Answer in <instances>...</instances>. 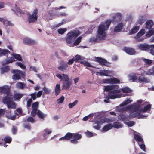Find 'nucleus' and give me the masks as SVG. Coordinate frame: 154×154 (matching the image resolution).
I'll return each instance as SVG.
<instances>
[{
  "mask_svg": "<svg viewBox=\"0 0 154 154\" xmlns=\"http://www.w3.org/2000/svg\"><path fill=\"white\" fill-rule=\"evenodd\" d=\"M4 141L7 143H10L11 141V139L10 137H7L4 139Z\"/></svg>",
  "mask_w": 154,
  "mask_h": 154,
  "instance_id": "nucleus-62",
  "label": "nucleus"
},
{
  "mask_svg": "<svg viewBox=\"0 0 154 154\" xmlns=\"http://www.w3.org/2000/svg\"><path fill=\"white\" fill-rule=\"evenodd\" d=\"M122 15L120 13H116L113 17L112 23L115 24L116 23L120 22L122 18Z\"/></svg>",
  "mask_w": 154,
  "mask_h": 154,
  "instance_id": "nucleus-9",
  "label": "nucleus"
},
{
  "mask_svg": "<svg viewBox=\"0 0 154 154\" xmlns=\"http://www.w3.org/2000/svg\"><path fill=\"white\" fill-rule=\"evenodd\" d=\"M139 80L140 81L145 82H149L148 80L147 79L143 76L140 77Z\"/></svg>",
  "mask_w": 154,
  "mask_h": 154,
  "instance_id": "nucleus-56",
  "label": "nucleus"
},
{
  "mask_svg": "<svg viewBox=\"0 0 154 154\" xmlns=\"http://www.w3.org/2000/svg\"><path fill=\"white\" fill-rule=\"evenodd\" d=\"M63 23H60L58 24H55L53 26H51V28L53 30H55L56 29V28L57 27H58L61 25H62Z\"/></svg>",
  "mask_w": 154,
  "mask_h": 154,
  "instance_id": "nucleus-54",
  "label": "nucleus"
},
{
  "mask_svg": "<svg viewBox=\"0 0 154 154\" xmlns=\"http://www.w3.org/2000/svg\"><path fill=\"white\" fill-rule=\"evenodd\" d=\"M125 124L129 127H131L134 124V123L133 121H129L125 122Z\"/></svg>",
  "mask_w": 154,
  "mask_h": 154,
  "instance_id": "nucleus-60",
  "label": "nucleus"
},
{
  "mask_svg": "<svg viewBox=\"0 0 154 154\" xmlns=\"http://www.w3.org/2000/svg\"><path fill=\"white\" fill-rule=\"evenodd\" d=\"M9 88L8 86L4 85L3 86L0 87V93L6 94V96H7L8 95L9 97L12 95L9 92Z\"/></svg>",
  "mask_w": 154,
  "mask_h": 154,
  "instance_id": "nucleus-12",
  "label": "nucleus"
},
{
  "mask_svg": "<svg viewBox=\"0 0 154 154\" xmlns=\"http://www.w3.org/2000/svg\"><path fill=\"white\" fill-rule=\"evenodd\" d=\"M3 102L4 103H6L8 108L14 109L16 107V105L12 101V96L9 97V95L3 99Z\"/></svg>",
  "mask_w": 154,
  "mask_h": 154,
  "instance_id": "nucleus-4",
  "label": "nucleus"
},
{
  "mask_svg": "<svg viewBox=\"0 0 154 154\" xmlns=\"http://www.w3.org/2000/svg\"><path fill=\"white\" fill-rule=\"evenodd\" d=\"M72 82L70 80L62 83V88L64 89H69L72 85Z\"/></svg>",
  "mask_w": 154,
  "mask_h": 154,
  "instance_id": "nucleus-17",
  "label": "nucleus"
},
{
  "mask_svg": "<svg viewBox=\"0 0 154 154\" xmlns=\"http://www.w3.org/2000/svg\"><path fill=\"white\" fill-rule=\"evenodd\" d=\"M139 29V27L137 26H136L131 30L129 32V34L132 35L137 32Z\"/></svg>",
  "mask_w": 154,
  "mask_h": 154,
  "instance_id": "nucleus-31",
  "label": "nucleus"
},
{
  "mask_svg": "<svg viewBox=\"0 0 154 154\" xmlns=\"http://www.w3.org/2000/svg\"><path fill=\"white\" fill-rule=\"evenodd\" d=\"M45 16L47 20H51L54 18L53 14L50 12L47 14Z\"/></svg>",
  "mask_w": 154,
  "mask_h": 154,
  "instance_id": "nucleus-41",
  "label": "nucleus"
},
{
  "mask_svg": "<svg viewBox=\"0 0 154 154\" xmlns=\"http://www.w3.org/2000/svg\"><path fill=\"white\" fill-rule=\"evenodd\" d=\"M112 127H114L116 128H118L122 127V125L119 122H115L113 125Z\"/></svg>",
  "mask_w": 154,
  "mask_h": 154,
  "instance_id": "nucleus-46",
  "label": "nucleus"
},
{
  "mask_svg": "<svg viewBox=\"0 0 154 154\" xmlns=\"http://www.w3.org/2000/svg\"><path fill=\"white\" fill-rule=\"evenodd\" d=\"M134 138L135 140L139 143H143V141L141 137L138 134H135L134 135Z\"/></svg>",
  "mask_w": 154,
  "mask_h": 154,
  "instance_id": "nucleus-29",
  "label": "nucleus"
},
{
  "mask_svg": "<svg viewBox=\"0 0 154 154\" xmlns=\"http://www.w3.org/2000/svg\"><path fill=\"white\" fill-rule=\"evenodd\" d=\"M78 101L76 100L74 101L73 103H70L69 104L68 106L69 108H71L73 107L77 103Z\"/></svg>",
  "mask_w": 154,
  "mask_h": 154,
  "instance_id": "nucleus-53",
  "label": "nucleus"
},
{
  "mask_svg": "<svg viewBox=\"0 0 154 154\" xmlns=\"http://www.w3.org/2000/svg\"><path fill=\"white\" fill-rule=\"evenodd\" d=\"M82 38V36H80L78 37L76 40L74 42L72 46H77L79 45L81 42Z\"/></svg>",
  "mask_w": 154,
  "mask_h": 154,
  "instance_id": "nucleus-33",
  "label": "nucleus"
},
{
  "mask_svg": "<svg viewBox=\"0 0 154 154\" xmlns=\"http://www.w3.org/2000/svg\"><path fill=\"white\" fill-rule=\"evenodd\" d=\"M37 110L32 109V111L31 112V115L32 116H34L36 114L37 112Z\"/></svg>",
  "mask_w": 154,
  "mask_h": 154,
  "instance_id": "nucleus-64",
  "label": "nucleus"
},
{
  "mask_svg": "<svg viewBox=\"0 0 154 154\" xmlns=\"http://www.w3.org/2000/svg\"><path fill=\"white\" fill-rule=\"evenodd\" d=\"M80 34V32L78 30H75L69 32L65 38V41L67 44H71L73 40Z\"/></svg>",
  "mask_w": 154,
  "mask_h": 154,
  "instance_id": "nucleus-3",
  "label": "nucleus"
},
{
  "mask_svg": "<svg viewBox=\"0 0 154 154\" xmlns=\"http://www.w3.org/2000/svg\"><path fill=\"white\" fill-rule=\"evenodd\" d=\"M23 96V94L20 93H16L14 96V98L15 100L20 99Z\"/></svg>",
  "mask_w": 154,
  "mask_h": 154,
  "instance_id": "nucleus-37",
  "label": "nucleus"
},
{
  "mask_svg": "<svg viewBox=\"0 0 154 154\" xmlns=\"http://www.w3.org/2000/svg\"><path fill=\"white\" fill-rule=\"evenodd\" d=\"M11 55L13 56L14 59H15L19 61H22V59L20 55L15 53H12Z\"/></svg>",
  "mask_w": 154,
  "mask_h": 154,
  "instance_id": "nucleus-35",
  "label": "nucleus"
},
{
  "mask_svg": "<svg viewBox=\"0 0 154 154\" xmlns=\"http://www.w3.org/2000/svg\"><path fill=\"white\" fill-rule=\"evenodd\" d=\"M102 81L103 83L107 84H116L119 82V80L116 78L104 79Z\"/></svg>",
  "mask_w": 154,
  "mask_h": 154,
  "instance_id": "nucleus-10",
  "label": "nucleus"
},
{
  "mask_svg": "<svg viewBox=\"0 0 154 154\" xmlns=\"http://www.w3.org/2000/svg\"><path fill=\"white\" fill-rule=\"evenodd\" d=\"M128 78L129 81H134L137 79V77L135 74H131L128 76Z\"/></svg>",
  "mask_w": 154,
  "mask_h": 154,
  "instance_id": "nucleus-34",
  "label": "nucleus"
},
{
  "mask_svg": "<svg viewBox=\"0 0 154 154\" xmlns=\"http://www.w3.org/2000/svg\"><path fill=\"white\" fill-rule=\"evenodd\" d=\"M9 69V67L8 66L2 67L0 68L1 73L2 74H3L5 72H7L8 71Z\"/></svg>",
  "mask_w": 154,
  "mask_h": 154,
  "instance_id": "nucleus-40",
  "label": "nucleus"
},
{
  "mask_svg": "<svg viewBox=\"0 0 154 154\" xmlns=\"http://www.w3.org/2000/svg\"><path fill=\"white\" fill-rule=\"evenodd\" d=\"M80 63L84 64V65L87 66L92 67L95 68L94 67L92 66L90 63L86 61H80Z\"/></svg>",
  "mask_w": 154,
  "mask_h": 154,
  "instance_id": "nucleus-45",
  "label": "nucleus"
},
{
  "mask_svg": "<svg viewBox=\"0 0 154 154\" xmlns=\"http://www.w3.org/2000/svg\"><path fill=\"white\" fill-rule=\"evenodd\" d=\"M15 9L18 14H23L24 12L21 11L19 8L17 7L16 5L15 6Z\"/></svg>",
  "mask_w": 154,
  "mask_h": 154,
  "instance_id": "nucleus-61",
  "label": "nucleus"
},
{
  "mask_svg": "<svg viewBox=\"0 0 154 154\" xmlns=\"http://www.w3.org/2000/svg\"><path fill=\"white\" fill-rule=\"evenodd\" d=\"M112 127V125L109 124L104 126L103 129V132H106L109 130L111 129Z\"/></svg>",
  "mask_w": 154,
  "mask_h": 154,
  "instance_id": "nucleus-32",
  "label": "nucleus"
},
{
  "mask_svg": "<svg viewBox=\"0 0 154 154\" xmlns=\"http://www.w3.org/2000/svg\"><path fill=\"white\" fill-rule=\"evenodd\" d=\"M84 59V57L79 55H76L73 58V59L74 61L76 62H78L80 60H83Z\"/></svg>",
  "mask_w": 154,
  "mask_h": 154,
  "instance_id": "nucleus-42",
  "label": "nucleus"
},
{
  "mask_svg": "<svg viewBox=\"0 0 154 154\" xmlns=\"http://www.w3.org/2000/svg\"><path fill=\"white\" fill-rule=\"evenodd\" d=\"M15 60L13 57H10L8 58L7 59L4 60L2 62V63L3 65L8 64L10 63H12L14 62Z\"/></svg>",
  "mask_w": 154,
  "mask_h": 154,
  "instance_id": "nucleus-18",
  "label": "nucleus"
},
{
  "mask_svg": "<svg viewBox=\"0 0 154 154\" xmlns=\"http://www.w3.org/2000/svg\"><path fill=\"white\" fill-rule=\"evenodd\" d=\"M132 101V100L128 99L123 101L118 107L119 111L129 110V117L131 118L137 117L138 118H143L147 116L143 115V113L149 111L151 106L150 104H146V103L143 102L141 100H137L136 103L133 105L123 107Z\"/></svg>",
  "mask_w": 154,
  "mask_h": 154,
  "instance_id": "nucleus-1",
  "label": "nucleus"
},
{
  "mask_svg": "<svg viewBox=\"0 0 154 154\" xmlns=\"http://www.w3.org/2000/svg\"><path fill=\"white\" fill-rule=\"evenodd\" d=\"M146 74L148 75H154V69L148 70L146 72Z\"/></svg>",
  "mask_w": 154,
  "mask_h": 154,
  "instance_id": "nucleus-51",
  "label": "nucleus"
},
{
  "mask_svg": "<svg viewBox=\"0 0 154 154\" xmlns=\"http://www.w3.org/2000/svg\"><path fill=\"white\" fill-rule=\"evenodd\" d=\"M56 76L60 79V81H62V83L70 80L67 75L64 74H58L56 75Z\"/></svg>",
  "mask_w": 154,
  "mask_h": 154,
  "instance_id": "nucleus-13",
  "label": "nucleus"
},
{
  "mask_svg": "<svg viewBox=\"0 0 154 154\" xmlns=\"http://www.w3.org/2000/svg\"><path fill=\"white\" fill-rule=\"evenodd\" d=\"M145 21V19L144 18L142 17H140L138 20L137 22L139 24H142Z\"/></svg>",
  "mask_w": 154,
  "mask_h": 154,
  "instance_id": "nucleus-49",
  "label": "nucleus"
},
{
  "mask_svg": "<svg viewBox=\"0 0 154 154\" xmlns=\"http://www.w3.org/2000/svg\"><path fill=\"white\" fill-rule=\"evenodd\" d=\"M111 22V20L109 19L105 23L100 24L98 27L96 38L94 37H91L90 39V41L93 42L96 41L97 39H104L106 36V31L108 29Z\"/></svg>",
  "mask_w": 154,
  "mask_h": 154,
  "instance_id": "nucleus-2",
  "label": "nucleus"
},
{
  "mask_svg": "<svg viewBox=\"0 0 154 154\" xmlns=\"http://www.w3.org/2000/svg\"><path fill=\"white\" fill-rule=\"evenodd\" d=\"M121 92L120 90L117 89L114 90L109 91L108 92V96L110 99H115L116 98H120L125 96L124 94H117Z\"/></svg>",
  "mask_w": 154,
  "mask_h": 154,
  "instance_id": "nucleus-5",
  "label": "nucleus"
},
{
  "mask_svg": "<svg viewBox=\"0 0 154 154\" xmlns=\"http://www.w3.org/2000/svg\"><path fill=\"white\" fill-rule=\"evenodd\" d=\"M154 34V28H152L151 30H149V31L147 32L146 36L147 37H149L151 36Z\"/></svg>",
  "mask_w": 154,
  "mask_h": 154,
  "instance_id": "nucleus-38",
  "label": "nucleus"
},
{
  "mask_svg": "<svg viewBox=\"0 0 154 154\" xmlns=\"http://www.w3.org/2000/svg\"><path fill=\"white\" fill-rule=\"evenodd\" d=\"M42 89L44 91V93L46 94H49L51 92L50 89L45 87H44Z\"/></svg>",
  "mask_w": 154,
  "mask_h": 154,
  "instance_id": "nucleus-57",
  "label": "nucleus"
},
{
  "mask_svg": "<svg viewBox=\"0 0 154 154\" xmlns=\"http://www.w3.org/2000/svg\"><path fill=\"white\" fill-rule=\"evenodd\" d=\"M137 47L140 50L146 51L149 48V46L146 44H140L137 46Z\"/></svg>",
  "mask_w": 154,
  "mask_h": 154,
  "instance_id": "nucleus-19",
  "label": "nucleus"
},
{
  "mask_svg": "<svg viewBox=\"0 0 154 154\" xmlns=\"http://www.w3.org/2000/svg\"><path fill=\"white\" fill-rule=\"evenodd\" d=\"M95 61L99 62L100 64L105 65L106 61L104 59L101 58L100 57H96L95 58Z\"/></svg>",
  "mask_w": 154,
  "mask_h": 154,
  "instance_id": "nucleus-27",
  "label": "nucleus"
},
{
  "mask_svg": "<svg viewBox=\"0 0 154 154\" xmlns=\"http://www.w3.org/2000/svg\"><path fill=\"white\" fill-rule=\"evenodd\" d=\"M23 42L24 44L29 46L32 45L38 44L37 41L28 37L23 38Z\"/></svg>",
  "mask_w": 154,
  "mask_h": 154,
  "instance_id": "nucleus-7",
  "label": "nucleus"
},
{
  "mask_svg": "<svg viewBox=\"0 0 154 154\" xmlns=\"http://www.w3.org/2000/svg\"><path fill=\"white\" fill-rule=\"evenodd\" d=\"M66 30V28H60L58 30V32L60 34H63Z\"/></svg>",
  "mask_w": 154,
  "mask_h": 154,
  "instance_id": "nucleus-52",
  "label": "nucleus"
},
{
  "mask_svg": "<svg viewBox=\"0 0 154 154\" xmlns=\"http://www.w3.org/2000/svg\"><path fill=\"white\" fill-rule=\"evenodd\" d=\"M122 92L124 93H130L131 92V89L128 87H125L121 89Z\"/></svg>",
  "mask_w": 154,
  "mask_h": 154,
  "instance_id": "nucleus-44",
  "label": "nucleus"
},
{
  "mask_svg": "<svg viewBox=\"0 0 154 154\" xmlns=\"http://www.w3.org/2000/svg\"><path fill=\"white\" fill-rule=\"evenodd\" d=\"M124 26V24L122 22L117 23L116 26L114 28V31L116 32H120Z\"/></svg>",
  "mask_w": 154,
  "mask_h": 154,
  "instance_id": "nucleus-16",
  "label": "nucleus"
},
{
  "mask_svg": "<svg viewBox=\"0 0 154 154\" xmlns=\"http://www.w3.org/2000/svg\"><path fill=\"white\" fill-rule=\"evenodd\" d=\"M37 9H35L33 11L32 15H29V16L28 19L29 23L33 22L37 20Z\"/></svg>",
  "mask_w": 154,
  "mask_h": 154,
  "instance_id": "nucleus-8",
  "label": "nucleus"
},
{
  "mask_svg": "<svg viewBox=\"0 0 154 154\" xmlns=\"http://www.w3.org/2000/svg\"><path fill=\"white\" fill-rule=\"evenodd\" d=\"M153 24V22L152 20H147L145 24L146 26L145 28L149 29L152 27Z\"/></svg>",
  "mask_w": 154,
  "mask_h": 154,
  "instance_id": "nucleus-24",
  "label": "nucleus"
},
{
  "mask_svg": "<svg viewBox=\"0 0 154 154\" xmlns=\"http://www.w3.org/2000/svg\"><path fill=\"white\" fill-rule=\"evenodd\" d=\"M12 72L14 74V75L12 76V78L14 80H19L20 79L21 76H25V72L18 69L13 70L12 71Z\"/></svg>",
  "mask_w": 154,
  "mask_h": 154,
  "instance_id": "nucleus-6",
  "label": "nucleus"
},
{
  "mask_svg": "<svg viewBox=\"0 0 154 154\" xmlns=\"http://www.w3.org/2000/svg\"><path fill=\"white\" fill-rule=\"evenodd\" d=\"M141 144H140V143H138V144L140 148V149L143 150V151L145 152V146L143 143H141Z\"/></svg>",
  "mask_w": 154,
  "mask_h": 154,
  "instance_id": "nucleus-59",
  "label": "nucleus"
},
{
  "mask_svg": "<svg viewBox=\"0 0 154 154\" xmlns=\"http://www.w3.org/2000/svg\"><path fill=\"white\" fill-rule=\"evenodd\" d=\"M10 51L7 49H2L0 48V57L3 56H8Z\"/></svg>",
  "mask_w": 154,
  "mask_h": 154,
  "instance_id": "nucleus-26",
  "label": "nucleus"
},
{
  "mask_svg": "<svg viewBox=\"0 0 154 154\" xmlns=\"http://www.w3.org/2000/svg\"><path fill=\"white\" fill-rule=\"evenodd\" d=\"M142 60L147 64L150 65L152 63V61L151 60L148 59H147L144 58H142Z\"/></svg>",
  "mask_w": 154,
  "mask_h": 154,
  "instance_id": "nucleus-47",
  "label": "nucleus"
},
{
  "mask_svg": "<svg viewBox=\"0 0 154 154\" xmlns=\"http://www.w3.org/2000/svg\"><path fill=\"white\" fill-rule=\"evenodd\" d=\"M67 64L65 63L61 64L58 67V69L61 71H63L65 70L68 67Z\"/></svg>",
  "mask_w": 154,
  "mask_h": 154,
  "instance_id": "nucleus-28",
  "label": "nucleus"
},
{
  "mask_svg": "<svg viewBox=\"0 0 154 154\" xmlns=\"http://www.w3.org/2000/svg\"><path fill=\"white\" fill-rule=\"evenodd\" d=\"M60 84L59 83H57L55 86V94L57 96L58 95L60 91Z\"/></svg>",
  "mask_w": 154,
  "mask_h": 154,
  "instance_id": "nucleus-30",
  "label": "nucleus"
},
{
  "mask_svg": "<svg viewBox=\"0 0 154 154\" xmlns=\"http://www.w3.org/2000/svg\"><path fill=\"white\" fill-rule=\"evenodd\" d=\"M7 117L9 119H11L12 120H14L16 118V116L15 115L11 116V115H7Z\"/></svg>",
  "mask_w": 154,
  "mask_h": 154,
  "instance_id": "nucleus-63",
  "label": "nucleus"
},
{
  "mask_svg": "<svg viewBox=\"0 0 154 154\" xmlns=\"http://www.w3.org/2000/svg\"><path fill=\"white\" fill-rule=\"evenodd\" d=\"M38 105V102H35L33 103L32 106V109L37 110Z\"/></svg>",
  "mask_w": 154,
  "mask_h": 154,
  "instance_id": "nucleus-50",
  "label": "nucleus"
},
{
  "mask_svg": "<svg viewBox=\"0 0 154 154\" xmlns=\"http://www.w3.org/2000/svg\"><path fill=\"white\" fill-rule=\"evenodd\" d=\"M37 114L39 118L42 119L44 118L46 116V115L44 114L43 112L40 110H38L37 112Z\"/></svg>",
  "mask_w": 154,
  "mask_h": 154,
  "instance_id": "nucleus-43",
  "label": "nucleus"
},
{
  "mask_svg": "<svg viewBox=\"0 0 154 154\" xmlns=\"http://www.w3.org/2000/svg\"><path fill=\"white\" fill-rule=\"evenodd\" d=\"M52 131L50 129L46 128L43 131V136L45 137L47 135L51 134Z\"/></svg>",
  "mask_w": 154,
  "mask_h": 154,
  "instance_id": "nucleus-36",
  "label": "nucleus"
},
{
  "mask_svg": "<svg viewBox=\"0 0 154 154\" xmlns=\"http://www.w3.org/2000/svg\"><path fill=\"white\" fill-rule=\"evenodd\" d=\"M101 75H104L106 76H110L113 73V72L110 70H100V72H97Z\"/></svg>",
  "mask_w": 154,
  "mask_h": 154,
  "instance_id": "nucleus-14",
  "label": "nucleus"
},
{
  "mask_svg": "<svg viewBox=\"0 0 154 154\" xmlns=\"http://www.w3.org/2000/svg\"><path fill=\"white\" fill-rule=\"evenodd\" d=\"M110 121L109 119L107 118H104L103 119H100L99 121L95 122L97 125H101L105 122H109Z\"/></svg>",
  "mask_w": 154,
  "mask_h": 154,
  "instance_id": "nucleus-23",
  "label": "nucleus"
},
{
  "mask_svg": "<svg viewBox=\"0 0 154 154\" xmlns=\"http://www.w3.org/2000/svg\"><path fill=\"white\" fill-rule=\"evenodd\" d=\"M15 64V65L20 66L22 69H25L26 68V66L23 63L17 62Z\"/></svg>",
  "mask_w": 154,
  "mask_h": 154,
  "instance_id": "nucleus-39",
  "label": "nucleus"
},
{
  "mask_svg": "<svg viewBox=\"0 0 154 154\" xmlns=\"http://www.w3.org/2000/svg\"><path fill=\"white\" fill-rule=\"evenodd\" d=\"M16 87L18 88L22 89H23L24 88H27L26 84L21 82H18L16 84Z\"/></svg>",
  "mask_w": 154,
  "mask_h": 154,
  "instance_id": "nucleus-25",
  "label": "nucleus"
},
{
  "mask_svg": "<svg viewBox=\"0 0 154 154\" xmlns=\"http://www.w3.org/2000/svg\"><path fill=\"white\" fill-rule=\"evenodd\" d=\"M82 137V136L81 135L77 134H73V139H75L77 140L80 139Z\"/></svg>",
  "mask_w": 154,
  "mask_h": 154,
  "instance_id": "nucleus-48",
  "label": "nucleus"
},
{
  "mask_svg": "<svg viewBox=\"0 0 154 154\" xmlns=\"http://www.w3.org/2000/svg\"><path fill=\"white\" fill-rule=\"evenodd\" d=\"M0 21L2 22L4 25L6 26H14V23L6 19L0 18Z\"/></svg>",
  "mask_w": 154,
  "mask_h": 154,
  "instance_id": "nucleus-15",
  "label": "nucleus"
},
{
  "mask_svg": "<svg viewBox=\"0 0 154 154\" xmlns=\"http://www.w3.org/2000/svg\"><path fill=\"white\" fill-rule=\"evenodd\" d=\"M145 32V31L144 29H142L140 30L137 35L136 36L134 37L135 39L138 41H141L144 40L145 38L142 36Z\"/></svg>",
  "mask_w": 154,
  "mask_h": 154,
  "instance_id": "nucleus-11",
  "label": "nucleus"
},
{
  "mask_svg": "<svg viewBox=\"0 0 154 154\" xmlns=\"http://www.w3.org/2000/svg\"><path fill=\"white\" fill-rule=\"evenodd\" d=\"M64 99V97L63 96H62L57 100V102L58 103H62L63 102Z\"/></svg>",
  "mask_w": 154,
  "mask_h": 154,
  "instance_id": "nucleus-58",
  "label": "nucleus"
},
{
  "mask_svg": "<svg viewBox=\"0 0 154 154\" xmlns=\"http://www.w3.org/2000/svg\"><path fill=\"white\" fill-rule=\"evenodd\" d=\"M73 134L70 133H68L65 135L64 137H63L59 139L60 140H62L65 139L67 140H70L72 137H73Z\"/></svg>",
  "mask_w": 154,
  "mask_h": 154,
  "instance_id": "nucleus-22",
  "label": "nucleus"
},
{
  "mask_svg": "<svg viewBox=\"0 0 154 154\" xmlns=\"http://www.w3.org/2000/svg\"><path fill=\"white\" fill-rule=\"evenodd\" d=\"M117 86L116 85L106 86H104V89L105 91H110L117 89Z\"/></svg>",
  "mask_w": 154,
  "mask_h": 154,
  "instance_id": "nucleus-21",
  "label": "nucleus"
},
{
  "mask_svg": "<svg viewBox=\"0 0 154 154\" xmlns=\"http://www.w3.org/2000/svg\"><path fill=\"white\" fill-rule=\"evenodd\" d=\"M124 50L127 53L130 55L134 54L135 53V50L131 48L125 47Z\"/></svg>",
  "mask_w": 154,
  "mask_h": 154,
  "instance_id": "nucleus-20",
  "label": "nucleus"
},
{
  "mask_svg": "<svg viewBox=\"0 0 154 154\" xmlns=\"http://www.w3.org/2000/svg\"><path fill=\"white\" fill-rule=\"evenodd\" d=\"M85 134L87 136L89 137H91L96 135V134H93L91 132H89L88 131H87L85 132Z\"/></svg>",
  "mask_w": 154,
  "mask_h": 154,
  "instance_id": "nucleus-55",
  "label": "nucleus"
}]
</instances>
